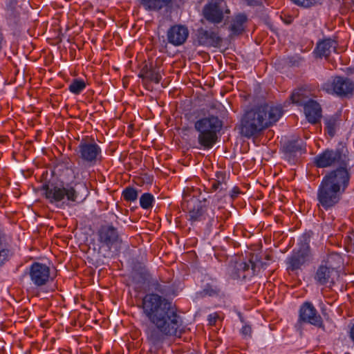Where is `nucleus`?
<instances>
[{
  "label": "nucleus",
  "instance_id": "obj_11",
  "mask_svg": "<svg viewBox=\"0 0 354 354\" xmlns=\"http://www.w3.org/2000/svg\"><path fill=\"white\" fill-rule=\"evenodd\" d=\"M224 13L229 14L225 0H211L203 10L205 19L210 23L218 24L222 22Z\"/></svg>",
  "mask_w": 354,
  "mask_h": 354
},
{
  "label": "nucleus",
  "instance_id": "obj_27",
  "mask_svg": "<svg viewBox=\"0 0 354 354\" xmlns=\"http://www.w3.org/2000/svg\"><path fill=\"white\" fill-rule=\"evenodd\" d=\"M286 153H292L297 151H305V145L302 140H295L288 141L283 146Z\"/></svg>",
  "mask_w": 354,
  "mask_h": 354
},
{
  "label": "nucleus",
  "instance_id": "obj_19",
  "mask_svg": "<svg viewBox=\"0 0 354 354\" xmlns=\"http://www.w3.org/2000/svg\"><path fill=\"white\" fill-rule=\"evenodd\" d=\"M304 113L309 122L317 124L322 118V108L319 103L310 100L305 104Z\"/></svg>",
  "mask_w": 354,
  "mask_h": 354
},
{
  "label": "nucleus",
  "instance_id": "obj_12",
  "mask_svg": "<svg viewBox=\"0 0 354 354\" xmlns=\"http://www.w3.org/2000/svg\"><path fill=\"white\" fill-rule=\"evenodd\" d=\"M97 234L99 243L109 250L113 246L122 243V241L118 229L112 224L102 225L98 229Z\"/></svg>",
  "mask_w": 354,
  "mask_h": 354
},
{
  "label": "nucleus",
  "instance_id": "obj_31",
  "mask_svg": "<svg viewBox=\"0 0 354 354\" xmlns=\"http://www.w3.org/2000/svg\"><path fill=\"white\" fill-rule=\"evenodd\" d=\"M138 192L131 187H126L122 192V196L126 201L133 202L138 198Z\"/></svg>",
  "mask_w": 354,
  "mask_h": 354
},
{
  "label": "nucleus",
  "instance_id": "obj_15",
  "mask_svg": "<svg viewBox=\"0 0 354 354\" xmlns=\"http://www.w3.org/2000/svg\"><path fill=\"white\" fill-rule=\"evenodd\" d=\"M50 268L46 264L35 262L29 269L32 282L38 287L46 285L50 279Z\"/></svg>",
  "mask_w": 354,
  "mask_h": 354
},
{
  "label": "nucleus",
  "instance_id": "obj_3",
  "mask_svg": "<svg viewBox=\"0 0 354 354\" xmlns=\"http://www.w3.org/2000/svg\"><path fill=\"white\" fill-rule=\"evenodd\" d=\"M223 127V122L214 115L203 118L194 123V129L198 133V142L204 149H211L217 142L218 133Z\"/></svg>",
  "mask_w": 354,
  "mask_h": 354
},
{
  "label": "nucleus",
  "instance_id": "obj_17",
  "mask_svg": "<svg viewBox=\"0 0 354 354\" xmlns=\"http://www.w3.org/2000/svg\"><path fill=\"white\" fill-rule=\"evenodd\" d=\"M188 36L189 30L183 25H174L167 32L168 42L176 46L183 44Z\"/></svg>",
  "mask_w": 354,
  "mask_h": 354
},
{
  "label": "nucleus",
  "instance_id": "obj_24",
  "mask_svg": "<svg viewBox=\"0 0 354 354\" xmlns=\"http://www.w3.org/2000/svg\"><path fill=\"white\" fill-rule=\"evenodd\" d=\"M248 18L244 14H239L236 15L232 21L230 29L234 35H239L243 33L245 30L244 24L247 21Z\"/></svg>",
  "mask_w": 354,
  "mask_h": 354
},
{
  "label": "nucleus",
  "instance_id": "obj_29",
  "mask_svg": "<svg viewBox=\"0 0 354 354\" xmlns=\"http://www.w3.org/2000/svg\"><path fill=\"white\" fill-rule=\"evenodd\" d=\"M86 88V83L81 79H73L71 82L68 90L73 94H80Z\"/></svg>",
  "mask_w": 354,
  "mask_h": 354
},
{
  "label": "nucleus",
  "instance_id": "obj_41",
  "mask_svg": "<svg viewBox=\"0 0 354 354\" xmlns=\"http://www.w3.org/2000/svg\"><path fill=\"white\" fill-rule=\"evenodd\" d=\"M350 337H351V339L354 342V324L353 325V326L351 328Z\"/></svg>",
  "mask_w": 354,
  "mask_h": 354
},
{
  "label": "nucleus",
  "instance_id": "obj_33",
  "mask_svg": "<svg viewBox=\"0 0 354 354\" xmlns=\"http://www.w3.org/2000/svg\"><path fill=\"white\" fill-rule=\"evenodd\" d=\"M250 264L251 266V274L254 275L257 272V269H260L261 268H263L267 266V263L263 262L262 260L259 259L257 257H255V259L253 258L250 259Z\"/></svg>",
  "mask_w": 354,
  "mask_h": 354
},
{
  "label": "nucleus",
  "instance_id": "obj_20",
  "mask_svg": "<svg viewBox=\"0 0 354 354\" xmlns=\"http://www.w3.org/2000/svg\"><path fill=\"white\" fill-rule=\"evenodd\" d=\"M229 176L225 171H218L215 174V178L209 180L208 186L210 192L218 191L223 193L227 189Z\"/></svg>",
  "mask_w": 354,
  "mask_h": 354
},
{
  "label": "nucleus",
  "instance_id": "obj_32",
  "mask_svg": "<svg viewBox=\"0 0 354 354\" xmlns=\"http://www.w3.org/2000/svg\"><path fill=\"white\" fill-rule=\"evenodd\" d=\"M154 201L153 196L149 193L143 194L140 198V206L145 209L152 207V203Z\"/></svg>",
  "mask_w": 354,
  "mask_h": 354
},
{
  "label": "nucleus",
  "instance_id": "obj_13",
  "mask_svg": "<svg viewBox=\"0 0 354 354\" xmlns=\"http://www.w3.org/2000/svg\"><path fill=\"white\" fill-rule=\"evenodd\" d=\"M5 18L8 26L15 30L21 25V8L18 0H5Z\"/></svg>",
  "mask_w": 354,
  "mask_h": 354
},
{
  "label": "nucleus",
  "instance_id": "obj_18",
  "mask_svg": "<svg viewBox=\"0 0 354 354\" xmlns=\"http://www.w3.org/2000/svg\"><path fill=\"white\" fill-rule=\"evenodd\" d=\"M336 274L337 272L333 268L325 265H320L315 272L314 279L315 282L320 286L333 284Z\"/></svg>",
  "mask_w": 354,
  "mask_h": 354
},
{
  "label": "nucleus",
  "instance_id": "obj_8",
  "mask_svg": "<svg viewBox=\"0 0 354 354\" xmlns=\"http://www.w3.org/2000/svg\"><path fill=\"white\" fill-rule=\"evenodd\" d=\"M44 194L50 203L60 202L66 196L68 201L75 202L78 194L75 188L70 185L66 187L58 186L55 184H45L42 186Z\"/></svg>",
  "mask_w": 354,
  "mask_h": 354
},
{
  "label": "nucleus",
  "instance_id": "obj_25",
  "mask_svg": "<svg viewBox=\"0 0 354 354\" xmlns=\"http://www.w3.org/2000/svg\"><path fill=\"white\" fill-rule=\"evenodd\" d=\"M138 76L142 80L153 82L156 84H158L162 79V76L158 71L148 68L147 66L142 69Z\"/></svg>",
  "mask_w": 354,
  "mask_h": 354
},
{
  "label": "nucleus",
  "instance_id": "obj_36",
  "mask_svg": "<svg viewBox=\"0 0 354 354\" xmlns=\"http://www.w3.org/2000/svg\"><path fill=\"white\" fill-rule=\"evenodd\" d=\"M326 128L327 129L328 133L331 136H333L335 133V122L332 120H328L326 122Z\"/></svg>",
  "mask_w": 354,
  "mask_h": 354
},
{
  "label": "nucleus",
  "instance_id": "obj_4",
  "mask_svg": "<svg viewBox=\"0 0 354 354\" xmlns=\"http://www.w3.org/2000/svg\"><path fill=\"white\" fill-rule=\"evenodd\" d=\"M76 153L81 161L88 166H93L102 158V149L91 138H83L80 142Z\"/></svg>",
  "mask_w": 354,
  "mask_h": 354
},
{
  "label": "nucleus",
  "instance_id": "obj_5",
  "mask_svg": "<svg viewBox=\"0 0 354 354\" xmlns=\"http://www.w3.org/2000/svg\"><path fill=\"white\" fill-rule=\"evenodd\" d=\"M199 193L198 189H189L184 190L183 201L182 205L187 210L189 220L195 222L201 221L204 214L205 205L201 200L197 198L196 194Z\"/></svg>",
  "mask_w": 354,
  "mask_h": 354
},
{
  "label": "nucleus",
  "instance_id": "obj_26",
  "mask_svg": "<svg viewBox=\"0 0 354 354\" xmlns=\"http://www.w3.org/2000/svg\"><path fill=\"white\" fill-rule=\"evenodd\" d=\"M234 269L236 270V277L238 279H245L251 274V266L250 261L248 263L244 261L236 262Z\"/></svg>",
  "mask_w": 354,
  "mask_h": 354
},
{
  "label": "nucleus",
  "instance_id": "obj_14",
  "mask_svg": "<svg viewBox=\"0 0 354 354\" xmlns=\"http://www.w3.org/2000/svg\"><path fill=\"white\" fill-rule=\"evenodd\" d=\"M299 322L308 323L317 327L324 326L323 320L320 315L312 303L304 302L299 309Z\"/></svg>",
  "mask_w": 354,
  "mask_h": 354
},
{
  "label": "nucleus",
  "instance_id": "obj_21",
  "mask_svg": "<svg viewBox=\"0 0 354 354\" xmlns=\"http://www.w3.org/2000/svg\"><path fill=\"white\" fill-rule=\"evenodd\" d=\"M307 256V252L302 250L293 252L287 259V270L295 271L299 269L305 263Z\"/></svg>",
  "mask_w": 354,
  "mask_h": 354
},
{
  "label": "nucleus",
  "instance_id": "obj_9",
  "mask_svg": "<svg viewBox=\"0 0 354 354\" xmlns=\"http://www.w3.org/2000/svg\"><path fill=\"white\" fill-rule=\"evenodd\" d=\"M346 152L343 147L335 150L326 149L315 158L314 162L319 168L330 167L335 164H339V166L347 165L349 159Z\"/></svg>",
  "mask_w": 354,
  "mask_h": 354
},
{
  "label": "nucleus",
  "instance_id": "obj_28",
  "mask_svg": "<svg viewBox=\"0 0 354 354\" xmlns=\"http://www.w3.org/2000/svg\"><path fill=\"white\" fill-rule=\"evenodd\" d=\"M12 256V252L8 245L0 235V267L2 266Z\"/></svg>",
  "mask_w": 354,
  "mask_h": 354
},
{
  "label": "nucleus",
  "instance_id": "obj_37",
  "mask_svg": "<svg viewBox=\"0 0 354 354\" xmlns=\"http://www.w3.org/2000/svg\"><path fill=\"white\" fill-rule=\"evenodd\" d=\"M241 334L245 337H250L252 335V328L248 325H245L241 329Z\"/></svg>",
  "mask_w": 354,
  "mask_h": 354
},
{
  "label": "nucleus",
  "instance_id": "obj_7",
  "mask_svg": "<svg viewBox=\"0 0 354 354\" xmlns=\"http://www.w3.org/2000/svg\"><path fill=\"white\" fill-rule=\"evenodd\" d=\"M344 193L322 180L317 193V205L328 210L337 205L342 198Z\"/></svg>",
  "mask_w": 354,
  "mask_h": 354
},
{
  "label": "nucleus",
  "instance_id": "obj_16",
  "mask_svg": "<svg viewBox=\"0 0 354 354\" xmlns=\"http://www.w3.org/2000/svg\"><path fill=\"white\" fill-rule=\"evenodd\" d=\"M196 41L198 45L217 48L221 46L223 39L218 35V32L201 28L197 30Z\"/></svg>",
  "mask_w": 354,
  "mask_h": 354
},
{
  "label": "nucleus",
  "instance_id": "obj_40",
  "mask_svg": "<svg viewBox=\"0 0 354 354\" xmlns=\"http://www.w3.org/2000/svg\"><path fill=\"white\" fill-rule=\"evenodd\" d=\"M247 1V3L249 6H256L258 5L259 1L258 0H245Z\"/></svg>",
  "mask_w": 354,
  "mask_h": 354
},
{
  "label": "nucleus",
  "instance_id": "obj_23",
  "mask_svg": "<svg viewBox=\"0 0 354 354\" xmlns=\"http://www.w3.org/2000/svg\"><path fill=\"white\" fill-rule=\"evenodd\" d=\"M147 11H160L169 6L173 0H136Z\"/></svg>",
  "mask_w": 354,
  "mask_h": 354
},
{
  "label": "nucleus",
  "instance_id": "obj_22",
  "mask_svg": "<svg viewBox=\"0 0 354 354\" xmlns=\"http://www.w3.org/2000/svg\"><path fill=\"white\" fill-rule=\"evenodd\" d=\"M337 45L335 40L331 39H324L317 44L315 51L319 57L328 58L332 51L336 50Z\"/></svg>",
  "mask_w": 354,
  "mask_h": 354
},
{
  "label": "nucleus",
  "instance_id": "obj_2",
  "mask_svg": "<svg viewBox=\"0 0 354 354\" xmlns=\"http://www.w3.org/2000/svg\"><path fill=\"white\" fill-rule=\"evenodd\" d=\"M283 114L281 106L264 104L245 112L241 120V133L246 138L259 135L262 131L274 124Z\"/></svg>",
  "mask_w": 354,
  "mask_h": 354
},
{
  "label": "nucleus",
  "instance_id": "obj_35",
  "mask_svg": "<svg viewBox=\"0 0 354 354\" xmlns=\"http://www.w3.org/2000/svg\"><path fill=\"white\" fill-rule=\"evenodd\" d=\"M321 0H291L295 5L304 8H310L320 3Z\"/></svg>",
  "mask_w": 354,
  "mask_h": 354
},
{
  "label": "nucleus",
  "instance_id": "obj_34",
  "mask_svg": "<svg viewBox=\"0 0 354 354\" xmlns=\"http://www.w3.org/2000/svg\"><path fill=\"white\" fill-rule=\"evenodd\" d=\"M149 286L152 290L161 294H165L167 290V286L160 283L156 279H152L150 281Z\"/></svg>",
  "mask_w": 354,
  "mask_h": 354
},
{
  "label": "nucleus",
  "instance_id": "obj_42",
  "mask_svg": "<svg viewBox=\"0 0 354 354\" xmlns=\"http://www.w3.org/2000/svg\"><path fill=\"white\" fill-rule=\"evenodd\" d=\"M265 259L268 261L271 260V256L270 254H266Z\"/></svg>",
  "mask_w": 354,
  "mask_h": 354
},
{
  "label": "nucleus",
  "instance_id": "obj_6",
  "mask_svg": "<svg viewBox=\"0 0 354 354\" xmlns=\"http://www.w3.org/2000/svg\"><path fill=\"white\" fill-rule=\"evenodd\" d=\"M351 172L347 165H342L328 172L322 180L342 193H345L349 185Z\"/></svg>",
  "mask_w": 354,
  "mask_h": 354
},
{
  "label": "nucleus",
  "instance_id": "obj_1",
  "mask_svg": "<svg viewBox=\"0 0 354 354\" xmlns=\"http://www.w3.org/2000/svg\"><path fill=\"white\" fill-rule=\"evenodd\" d=\"M142 307L146 317L153 324L146 330L151 344L159 346L166 336L177 335L182 321L170 301L158 294L151 293L142 299Z\"/></svg>",
  "mask_w": 354,
  "mask_h": 354
},
{
  "label": "nucleus",
  "instance_id": "obj_38",
  "mask_svg": "<svg viewBox=\"0 0 354 354\" xmlns=\"http://www.w3.org/2000/svg\"><path fill=\"white\" fill-rule=\"evenodd\" d=\"M218 315L216 314H211L208 316V322L209 325H215Z\"/></svg>",
  "mask_w": 354,
  "mask_h": 354
},
{
  "label": "nucleus",
  "instance_id": "obj_10",
  "mask_svg": "<svg viewBox=\"0 0 354 354\" xmlns=\"http://www.w3.org/2000/svg\"><path fill=\"white\" fill-rule=\"evenodd\" d=\"M323 89L340 97H347L353 95L354 82L348 77L336 76L332 82L324 84Z\"/></svg>",
  "mask_w": 354,
  "mask_h": 354
},
{
  "label": "nucleus",
  "instance_id": "obj_30",
  "mask_svg": "<svg viewBox=\"0 0 354 354\" xmlns=\"http://www.w3.org/2000/svg\"><path fill=\"white\" fill-rule=\"evenodd\" d=\"M306 96L304 95V91L300 88L295 90L290 96L292 103L303 105L304 106L308 102L306 101Z\"/></svg>",
  "mask_w": 354,
  "mask_h": 354
},
{
  "label": "nucleus",
  "instance_id": "obj_39",
  "mask_svg": "<svg viewBox=\"0 0 354 354\" xmlns=\"http://www.w3.org/2000/svg\"><path fill=\"white\" fill-rule=\"evenodd\" d=\"M241 193L240 189L238 187H234L231 192V198L232 199L236 198L238 195Z\"/></svg>",
  "mask_w": 354,
  "mask_h": 354
}]
</instances>
